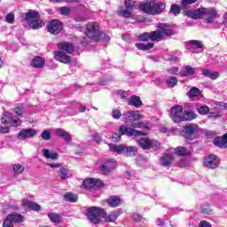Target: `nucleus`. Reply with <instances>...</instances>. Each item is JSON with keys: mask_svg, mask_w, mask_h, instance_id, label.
I'll return each instance as SVG.
<instances>
[{"mask_svg": "<svg viewBox=\"0 0 227 227\" xmlns=\"http://www.w3.org/2000/svg\"><path fill=\"white\" fill-rule=\"evenodd\" d=\"M87 217L93 224H98L100 217L105 218L106 223H114V220L118 219V213L113 211L107 215L104 208L91 207L87 209Z\"/></svg>", "mask_w": 227, "mask_h": 227, "instance_id": "obj_1", "label": "nucleus"}, {"mask_svg": "<svg viewBox=\"0 0 227 227\" xmlns=\"http://www.w3.org/2000/svg\"><path fill=\"white\" fill-rule=\"evenodd\" d=\"M156 27L158 30L149 33L151 42H160L168 36H173V29L168 24L159 23Z\"/></svg>", "mask_w": 227, "mask_h": 227, "instance_id": "obj_2", "label": "nucleus"}, {"mask_svg": "<svg viewBox=\"0 0 227 227\" xmlns=\"http://www.w3.org/2000/svg\"><path fill=\"white\" fill-rule=\"evenodd\" d=\"M123 135L129 136V137H137V136H146V133L133 128H129L125 125H121L118 133L113 135L114 141H120Z\"/></svg>", "mask_w": 227, "mask_h": 227, "instance_id": "obj_3", "label": "nucleus"}, {"mask_svg": "<svg viewBox=\"0 0 227 227\" xmlns=\"http://www.w3.org/2000/svg\"><path fill=\"white\" fill-rule=\"evenodd\" d=\"M217 11L214 8H199V19H203L207 24L212 23V20L215 19Z\"/></svg>", "mask_w": 227, "mask_h": 227, "instance_id": "obj_4", "label": "nucleus"}, {"mask_svg": "<svg viewBox=\"0 0 227 227\" xmlns=\"http://www.w3.org/2000/svg\"><path fill=\"white\" fill-rule=\"evenodd\" d=\"M85 35L91 40H98L100 38V26H98V23L95 21L88 23Z\"/></svg>", "mask_w": 227, "mask_h": 227, "instance_id": "obj_5", "label": "nucleus"}, {"mask_svg": "<svg viewBox=\"0 0 227 227\" xmlns=\"http://www.w3.org/2000/svg\"><path fill=\"white\" fill-rule=\"evenodd\" d=\"M24 223V215L17 213L9 214L3 223V227H14V224H20Z\"/></svg>", "mask_w": 227, "mask_h": 227, "instance_id": "obj_6", "label": "nucleus"}, {"mask_svg": "<svg viewBox=\"0 0 227 227\" xmlns=\"http://www.w3.org/2000/svg\"><path fill=\"white\" fill-rule=\"evenodd\" d=\"M1 122L4 125H7V123H11L12 127H20L22 121L17 117H13V114L10 112H4L1 117Z\"/></svg>", "mask_w": 227, "mask_h": 227, "instance_id": "obj_7", "label": "nucleus"}, {"mask_svg": "<svg viewBox=\"0 0 227 227\" xmlns=\"http://www.w3.org/2000/svg\"><path fill=\"white\" fill-rule=\"evenodd\" d=\"M46 29L51 35H59L63 31V23L59 20H51L46 25Z\"/></svg>", "mask_w": 227, "mask_h": 227, "instance_id": "obj_8", "label": "nucleus"}, {"mask_svg": "<svg viewBox=\"0 0 227 227\" xmlns=\"http://www.w3.org/2000/svg\"><path fill=\"white\" fill-rule=\"evenodd\" d=\"M169 116L172 121L178 123L182 121V118L184 116V107L179 105H176L170 108Z\"/></svg>", "mask_w": 227, "mask_h": 227, "instance_id": "obj_9", "label": "nucleus"}, {"mask_svg": "<svg viewBox=\"0 0 227 227\" xmlns=\"http://www.w3.org/2000/svg\"><path fill=\"white\" fill-rule=\"evenodd\" d=\"M195 132H198V124L190 123L183 127L182 136L185 139H194Z\"/></svg>", "mask_w": 227, "mask_h": 227, "instance_id": "obj_10", "label": "nucleus"}, {"mask_svg": "<svg viewBox=\"0 0 227 227\" xmlns=\"http://www.w3.org/2000/svg\"><path fill=\"white\" fill-rule=\"evenodd\" d=\"M82 185L87 191H96L99 187H102V181L95 178H89L83 181Z\"/></svg>", "mask_w": 227, "mask_h": 227, "instance_id": "obj_11", "label": "nucleus"}, {"mask_svg": "<svg viewBox=\"0 0 227 227\" xmlns=\"http://www.w3.org/2000/svg\"><path fill=\"white\" fill-rule=\"evenodd\" d=\"M204 166L209 168L210 169H215L219 168V158L214 154H210L204 160Z\"/></svg>", "mask_w": 227, "mask_h": 227, "instance_id": "obj_12", "label": "nucleus"}, {"mask_svg": "<svg viewBox=\"0 0 227 227\" xmlns=\"http://www.w3.org/2000/svg\"><path fill=\"white\" fill-rule=\"evenodd\" d=\"M36 134H37V131L35 129H24L19 132L18 139H20V141H22L24 139L35 137Z\"/></svg>", "mask_w": 227, "mask_h": 227, "instance_id": "obj_13", "label": "nucleus"}, {"mask_svg": "<svg viewBox=\"0 0 227 227\" xmlns=\"http://www.w3.org/2000/svg\"><path fill=\"white\" fill-rule=\"evenodd\" d=\"M123 118L128 121H137V120H142L143 114L138 111H129L123 114Z\"/></svg>", "mask_w": 227, "mask_h": 227, "instance_id": "obj_14", "label": "nucleus"}, {"mask_svg": "<svg viewBox=\"0 0 227 227\" xmlns=\"http://www.w3.org/2000/svg\"><path fill=\"white\" fill-rule=\"evenodd\" d=\"M54 58L57 61H59L60 63H65L66 65H68V63L72 61V59L70 58V56L59 51H54Z\"/></svg>", "mask_w": 227, "mask_h": 227, "instance_id": "obj_15", "label": "nucleus"}, {"mask_svg": "<svg viewBox=\"0 0 227 227\" xmlns=\"http://www.w3.org/2000/svg\"><path fill=\"white\" fill-rule=\"evenodd\" d=\"M155 6V1H151L149 3H144L140 5V10L148 15H155V11L153 10Z\"/></svg>", "mask_w": 227, "mask_h": 227, "instance_id": "obj_16", "label": "nucleus"}, {"mask_svg": "<svg viewBox=\"0 0 227 227\" xmlns=\"http://www.w3.org/2000/svg\"><path fill=\"white\" fill-rule=\"evenodd\" d=\"M21 205L22 207H25L26 208H30L31 210H35V212H40V210H42V207L38 203L30 201L27 199L22 200Z\"/></svg>", "mask_w": 227, "mask_h": 227, "instance_id": "obj_17", "label": "nucleus"}, {"mask_svg": "<svg viewBox=\"0 0 227 227\" xmlns=\"http://www.w3.org/2000/svg\"><path fill=\"white\" fill-rule=\"evenodd\" d=\"M106 168H107V170H105ZM101 169H104V175H109V173H111V171H113L114 169H116V160H107L102 165Z\"/></svg>", "mask_w": 227, "mask_h": 227, "instance_id": "obj_18", "label": "nucleus"}, {"mask_svg": "<svg viewBox=\"0 0 227 227\" xmlns=\"http://www.w3.org/2000/svg\"><path fill=\"white\" fill-rule=\"evenodd\" d=\"M36 19H40V12L36 11H29L28 12L25 13V20L30 25L31 23L35 22Z\"/></svg>", "mask_w": 227, "mask_h": 227, "instance_id": "obj_19", "label": "nucleus"}, {"mask_svg": "<svg viewBox=\"0 0 227 227\" xmlns=\"http://www.w3.org/2000/svg\"><path fill=\"white\" fill-rule=\"evenodd\" d=\"M174 161L175 157H173V154L165 153L160 158L161 166H164L165 168H168V166H171Z\"/></svg>", "mask_w": 227, "mask_h": 227, "instance_id": "obj_20", "label": "nucleus"}, {"mask_svg": "<svg viewBox=\"0 0 227 227\" xmlns=\"http://www.w3.org/2000/svg\"><path fill=\"white\" fill-rule=\"evenodd\" d=\"M214 145H215V146H219V148H226L227 146V133L224 134L223 137H215L214 140Z\"/></svg>", "mask_w": 227, "mask_h": 227, "instance_id": "obj_21", "label": "nucleus"}, {"mask_svg": "<svg viewBox=\"0 0 227 227\" xmlns=\"http://www.w3.org/2000/svg\"><path fill=\"white\" fill-rule=\"evenodd\" d=\"M55 132H56L57 136H59V137H63V139L66 142L70 143L72 141V137H70V133L67 132L65 129H57Z\"/></svg>", "mask_w": 227, "mask_h": 227, "instance_id": "obj_22", "label": "nucleus"}, {"mask_svg": "<svg viewBox=\"0 0 227 227\" xmlns=\"http://www.w3.org/2000/svg\"><path fill=\"white\" fill-rule=\"evenodd\" d=\"M196 118H198V115L194 112H183L182 121H192V120H196Z\"/></svg>", "mask_w": 227, "mask_h": 227, "instance_id": "obj_23", "label": "nucleus"}, {"mask_svg": "<svg viewBox=\"0 0 227 227\" xmlns=\"http://www.w3.org/2000/svg\"><path fill=\"white\" fill-rule=\"evenodd\" d=\"M60 51H64V52H67V54H72L74 52V45L69 43H61L58 45Z\"/></svg>", "mask_w": 227, "mask_h": 227, "instance_id": "obj_24", "label": "nucleus"}, {"mask_svg": "<svg viewBox=\"0 0 227 227\" xmlns=\"http://www.w3.org/2000/svg\"><path fill=\"white\" fill-rule=\"evenodd\" d=\"M186 45L189 47V49L196 51V49H201L203 47V43L198 40H191L186 43Z\"/></svg>", "mask_w": 227, "mask_h": 227, "instance_id": "obj_25", "label": "nucleus"}, {"mask_svg": "<svg viewBox=\"0 0 227 227\" xmlns=\"http://www.w3.org/2000/svg\"><path fill=\"white\" fill-rule=\"evenodd\" d=\"M196 74V69L191 66H184L182 69V77H187L188 75H194Z\"/></svg>", "mask_w": 227, "mask_h": 227, "instance_id": "obj_26", "label": "nucleus"}, {"mask_svg": "<svg viewBox=\"0 0 227 227\" xmlns=\"http://www.w3.org/2000/svg\"><path fill=\"white\" fill-rule=\"evenodd\" d=\"M202 75H204V77H209V79H212V81H215V79H218L219 77V72H212L208 69H202Z\"/></svg>", "mask_w": 227, "mask_h": 227, "instance_id": "obj_27", "label": "nucleus"}, {"mask_svg": "<svg viewBox=\"0 0 227 227\" xmlns=\"http://www.w3.org/2000/svg\"><path fill=\"white\" fill-rule=\"evenodd\" d=\"M129 106H134L135 107H141L143 106V102L141 101V98L137 96H132L129 100H128Z\"/></svg>", "mask_w": 227, "mask_h": 227, "instance_id": "obj_28", "label": "nucleus"}, {"mask_svg": "<svg viewBox=\"0 0 227 227\" xmlns=\"http://www.w3.org/2000/svg\"><path fill=\"white\" fill-rule=\"evenodd\" d=\"M154 15H159L160 13H162L164 10H166V4L161 2H155L154 1V6H153Z\"/></svg>", "mask_w": 227, "mask_h": 227, "instance_id": "obj_29", "label": "nucleus"}, {"mask_svg": "<svg viewBox=\"0 0 227 227\" xmlns=\"http://www.w3.org/2000/svg\"><path fill=\"white\" fill-rule=\"evenodd\" d=\"M111 152H115V153H125V148L126 146L123 145H116L113 144L108 145Z\"/></svg>", "mask_w": 227, "mask_h": 227, "instance_id": "obj_30", "label": "nucleus"}, {"mask_svg": "<svg viewBox=\"0 0 227 227\" xmlns=\"http://www.w3.org/2000/svg\"><path fill=\"white\" fill-rule=\"evenodd\" d=\"M31 65L32 67H34V68H43V65H45V60H43V59H42L41 57H35L32 60Z\"/></svg>", "mask_w": 227, "mask_h": 227, "instance_id": "obj_31", "label": "nucleus"}, {"mask_svg": "<svg viewBox=\"0 0 227 227\" xmlns=\"http://www.w3.org/2000/svg\"><path fill=\"white\" fill-rule=\"evenodd\" d=\"M43 153L45 159H51V160H56L59 157L58 153H52L49 149H43Z\"/></svg>", "mask_w": 227, "mask_h": 227, "instance_id": "obj_32", "label": "nucleus"}, {"mask_svg": "<svg viewBox=\"0 0 227 227\" xmlns=\"http://www.w3.org/2000/svg\"><path fill=\"white\" fill-rule=\"evenodd\" d=\"M152 139L148 137H142L138 140V145L143 148V150H150V143Z\"/></svg>", "mask_w": 227, "mask_h": 227, "instance_id": "obj_33", "label": "nucleus"}, {"mask_svg": "<svg viewBox=\"0 0 227 227\" xmlns=\"http://www.w3.org/2000/svg\"><path fill=\"white\" fill-rule=\"evenodd\" d=\"M31 29H40V27H43L45 26V22L42 20L40 18L35 20L32 23L28 25Z\"/></svg>", "mask_w": 227, "mask_h": 227, "instance_id": "obj_34", "label": "nucleus"}, {"mask_svg": "<svg viewBox=\"0 0 227 227\" xmlns=\"http://www.w3.org/2000/svg\"><path fill=\"white\" fill-rule=\"evenodd\" d=\"M137 153V147L136 146H126L124 155L126 157H134Z\"/></svg>", "mask_w": 227, "mask_h": 227, "instance_id": "obj_35", "label": "nucleus"}, {"mask_svg": "<svg viewBox=\"0 0 227 227\" xmlns=\"http://www.w3.org/2000/svg\"><path fill=\"white\" fill-rule=\"evenodd\" d=\"M121 201L120 197L113 196L106 200V203H108L110 207H115L120 205Z\"/></svg>", "mask_w": 227, "mask_h": 227, "instance_id": "obj_36", "label": "nucleus"}, {"mask_svg": "<svg viewBox=\"0 0 227 227\" xmlns=\"http://www.w3.org/2000/svg\"><path fill=\"white\" fill-rule=\"evenodd\" d=\"M184 15L186 17H190L191 19H193L194 20H198V19H200L199 9L194 11H191V10L184 11Z\"/></svg>", "mask_w": 227, "mask_h": 227, "instance_id": "obj_37", "label": "nucleus"}, {"mask_svg": "<svg viewBox=\"0 0 227 227\" xmlns=\"http://www.w3.org/2000/svg\"><path fill=\"white\" fill-rule=\"evenodd\" d=\"M135 45L139 51H150V49H153V43H136Z\"/></svg>", "mask_w": 227, "mask_h": 227, "instance_id": "obj_38", "label": "nucleus"}, {"mask_svg": "<svg viewBox=\"0 0 227 227\" xmlns=\"http://www.w3.org/2000/svg\"><path fill=\"white\" fill-rule=\"evenodd\" d=\"M12 169L14 171V173H16V175H22V173H24L26 167H24V165L22 164H14L12 165Z\"/></svg>", "mask_w": 227, "mask_h": 227, "instance_id": "obj_39", "label": "nucleus"}, {"mask_svg": "<svg viewBox=\"0 0 227 227\" xmlns=\"http://www.w3.org/2000/svg\"><path fill=\"white\" fill-rule=\"evenodd\" d=\"M166 84L168 88H175L178 84V79L175 76H170L166 80Z\"/></svg>", "mask_w": 227, "mask_h": 227, "instance_id": "obj_40", "label": "nucleus"}, {"mask_svg": "<svg viewBox=\"0 0 227 227\" xmlns=\"http://www.w3.org/2000/svg\"><path fill=\"white\" fill-rule=\"evenodd\" d=\"M131 127L133 129H145L146 130H148L149 124L148 122L137 121L131 124Z\"/></svg>", "mask_w": 227, "mask_h": 227, "instance_id": "obj_41", "label": "nucleus"}, {"mask_svg": "<svg viewBox=\"0 0 227 227\" xmlns=\"http://www.w3.org/2000/svg\"><path fill=\"white\" fill-rule=\"evenodd\" d=\"M64 198L66 200V201H69L70 203H75V201H77L78 197L77 195L71 193V192H67L64 195Z\"/></svg>", "mask_w": 227, "mask_h": 227, "instance_id": "obj_42", "label": "nucleus"}, {"mask_svg": "<svg viewBox=\"0 0 227 227\" xmlns=\"http://www.w3.org/2000/svg\"><path fill=\"white\" fill-rule=\"evenodd\" d=\"M201 91H200V89L193 87L192 88L189 92L187 93V96L190 98H194L195 97H199L200 95Z\"/></svg>", "mask_w": 227, "mask_h": 227, "instance_id": "obj_43", "label": "nucleus"}, {"mask_svg": "<svg viewBox=\"0 0 227 227\" xmlns=\"http://www.w3.org/2000/svg\"><path fill=\"white\" fill-rule=\"evenodd\" d=\"M49 219L51 223H61V215L56 213H50L48 214Z\"/></svg>", "mask_w": 227, "mask_h": 227, "instance_id": "obj_44", "label": "nucleus"}, {"mask_svg": "<svg viewBox=\"0 0 227 227\" xmlns=\"http://www.w3.org/2000/svg\"><path fill=\"white\" fill-rule=\"evenodd\" d=\"M59 172L61 180H67V178H68L70 175V170H68V168H67L66 167H62Z\"/></svg>", "mask_w": 227, "mask_h": 227, "instance_id": "obj_45", "label": "nucleus"}, {"mask_svg": "<svg viewBox=\"0 0 227 227\" xmlns=\"http://www.w3.org/2000/svg\"><path fill=\"white\" fill-rule=\"evenodd\" d=\"M176 155H189V151L185 147L178 146L175 149Z\"/></svg>", "mask_w": 227, "mask_h": 227, "instance_id": "obj_46", "label": "nucleus"}, {"mask_svg": "<svg viewBox=\"0 0 227 227\" xmlns=\"http://www.w3.org/2000/svg\"><path fill=\"white\" fill-rule=\"evenodd\" d=\"M124 4L126 6V9L131 12L132 10H136L137 8L136 2H134L133 0H125Z\"/></svg>", "mask_w": 227, "mask_h": 227, "instance_id": "obj_47", "label": "nucleus"}, {"mask_svg": "<svg viewBox=\"0 0 227 227\" xmlns=\"http://www.w3.org/2000/svg\"><path fill=\"white\" fill-rule=\"evenodd\" d=\"M180 12H182V9L180 8V5L178 4H172L170 7V13L172 15H180Z\"/></svg>", "mask_w": 227, "mask_h": 227, "instance_id": "obj_48", "label": "nucleus"}, {"mask_svg": "<svg viewBox=\"0 0 227 227\" xmlns=\"http://www.w3.org/2000/svg\"><path fill=\"white\" fill-rule=\"evenodd\" d=\"M197 111L200 114L205 115L210 112V108L207 105H204V106H199L197 108Z\"/></svg>", "mask_w": 227, "mask_h": 227, "instance_id": "obj_49", "label": "nucleus"}, {"mask_svg": "<svg viewBox=\"0 0 227 227\" xmlns=\"http://www.w3.org/2000/svg\"><path fill=\"white\" fill-rule=\"evenodd\" d=\"M5 22H7L8 24H13V22H15V13H8L5 17Z\"/></svg>", "mask_w": 227, "mask_h": 227, "instance_id": "obj_50", "label": "nucleus"}, {"mask_svg": "<svg viewBox=\"0 0 227 227\" xmlns=\"http://www.w3.org/2000/svg\"><path fill=\"white\" fill-rule=\"evenodd\" d=\"M112 117L114 120H120V118H121V111L118 108L114 109L112 111Z\"/></svg>", "mask_w": 227, "mask_h": 227, "instance_id": "obj_51", "label": "nucleus"}, {"mask_svg": "<svg viewBox=\"0 0 227 227\" xmlns=\"http://www.w3.org/2000/svg\"><path fill=\"white\" fill-rule=\"evenodd\" d=\"M138 40H140V42H148V40H150V33L145 32V33L140 34L138 35Z\"/></svg>", "mask_w": 227, "mask_h": 227, "instance_id": "obj_52", "label": "nucleus"}, {"mask_svg": "<svg viewBox=\"0 0 227 227\" xmlns=\"http://www.w3.org/2000/svg\"><path fill=\"white\" fill-rule=\"evenodd\" d=\"M120 13L121 17H125V19H130V17H132V11L129 9L122 10Z\"/></svg>", "mask_w": 227, "mask_h": 227, "instance_id": "obj_53", "label": "nucleus"}, {"mask_svg": "<svg viewBox=\"0 0 227 227\" xmlns=\"http://www.w3.org/2000/svg\"><path fill=\"white\" fill-rule=\"evenodd\" d=\"M198 0H182L181 6L182 8H188L189 4H194Z\"/></svg>", "mask_w": 227, "mask_h": 227, "instance_id": "obj_54", "label": "nucleus"}, {"mask_svg": "<svg viewBox=\"0 0 227 227\" xmlns=\"http://www.w3.org/2000/svg\"><path fill=\"white\" fill-rule=\"evenodd\" d=\"M41 137L42 139H43L44 141H49V139H51V131L50 130H43L41 134Z\"/></svg>", "mask_w": 227, "mask_h": 227, "instance_id": "obj_55", "label": "nucleus"}, {"mask_svg": "<svg viewBox=\"0 0 227 227\" xmlns=\"http://www.w3.org/2000/svg\"><path fill=\"white\" fill-rule=\"evenodd\" d=\"M14 113L18 116H22V113H24V106L22 105H19L14 108Z\"/></svg>", "mask_w": 227, "mask_h": 227, "instance_id": "obj_56", "label": "nucleus"}, {"mask_svg": "<svg viewBox=\"0 0 227 227\" xmlns=\"http://www.w3.org/2000/svg\"><path fill=\"white\" fill-rule=\"evenodd\" d=\"M59 12L61 15H70L71 10L68 7H60Z\"/></svg>", "mask_w": 227, "mask_h": 227, "instance_id": "obj_57", "label": "nucleus"}, {"mask_svg": "<svg viewBox=\"0 0 227 227\" xmlns=\"http://www.w3.org/2000/svg\"><path fill=\"white\" fill-rule=\"evenodd\" d=\"M150 148H153V150H159V148H160V144H159L157 141L151 140Z\"/></svg>", "mask_w": 227, "mask_h": 227, "instance_id": "obj_58", "label": "nucleus"}, {"mask_svg": "<svg viewBox=\"0 0 227 227\" xmlns=\"http://www.w3.org/2000/svg\"><path fill=\"white\" fill-rule=\"evenodd\" d=\"M117 95L120 98H127L129 97V93L125 90H117Z\"/></svg>", "mask_w": 227, "mask_h": 227, "instance_id": "obj_59", "label": "nucleus"}, {"mask_svg": "<svg viewBox=\"0 0 227 227\" xmlns=\"http://www.w3.org/2000/svg\"><path fill=\"white\" fill-rule=\"evenodd\" d=\"M207 118H221V114L215 112H208Z\"/></svg>", "mask_w": 227, "mask_h": 227, "instance_id": "obj_60", "label": "nucleus"}, {"mask_svg": "<svg viewBox=\"0 0 227 227\" xmlns=\"http://www.w3.org/2000/svg\"><path fill=\"white\" fill-rule=\"evenodd\" d=\"M168 72L170 75H176V74H178V67H171L168 69Z\"/></svg>", "mask_w": 227, "mask_h": 227, "instance_id": "obj_61", "label": "nucleus"}, {"mask_svg": "<svg viewBox=\"0 0 227 227\" xmlns=\"http://www.w3.org/2000/svg\"><path fill=\"white\" fill-rule=\"evenodd\" d=\"M8 132H10V127L8 126L0 127V134H8Z\"/></svg>", "mask_w": 227, "mask_h": 227, "instance_id": "obj_62", "label": "nucleus"}, {"mask_svg": "<svg viewBox=\"0 0 227 227\" xmlns=\"http://www.w3.org/2000/svg\"><path fill=\"white\" fill-rule=\"evenodd\" d=\"M177 166L179 168H185V166H187V161L185 160V159H183L177 162Z\"/></svg>", "mask_w": 227, "mask_h": 227, "instance_id": "obj_63", "label": "nucleus"}, {"mask_svg": "<svg viewBox=\"0 0 227 227\" xmlns=\"http://www.w3.org/2000/svg\"><path fill=\"white\" fill-rule=\"evenodd\" d=\"M200 227H212V224L207 221H201L200 223Z\"/></svg>", "mask_w": 227, "mask_h": 227, "instance_id": "obj_64", "label": "nucleus"}]
</instances>
